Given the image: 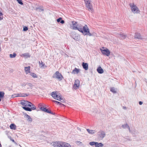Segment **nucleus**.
Returning a JSON list of instances; mask_svg holds the SVG:
<instances>
[{
	"instance_id": "1",
	"label": "nucleus",
	"mask_w": 147,
	"mask_h": 147,
	"mask_svg": "<svg viewBox=\"0 0 147 147\" xmlns=\"http://www.w3.org/2000/svg\"><path fill=\"white\" fill-rule=\"evenodd\" d=\"M20 104L24 106L22 108L26 111H30L32 110L36 109V107L33 104L27 101L22 100L21 101Z\"/></svg>"
},
{
	"instance_id": "2",
	"label": "nucleus",
	"mask_w": 147,
	"mask_h": 147,
	"mask_svg": "<svg viewBox=\"0 0 147 147\" xmlns=\"http://www.w3.org/2000/svg\"><path fill=\"white\" fill-rule=\"evenodd\" d=\"M79 31L83 34L84 35H88L90 36H92V34L90 32L89 29L86 25L84 26H81Z\"/></svg>"
},
{
	"instance_id": "3",
	"label": "nucleus",
	"mask_w": 147,
	"mask_h": 147,
	"mask_svg": "<svg viewBox=\"0 0 147 147\" xmlns=\"http://www.w3.org/2000/svg\"><path fill=\"white\" fill-rule=\"evenodd\" d=\"M53 77L55 78L59 81H61L63 80V77L61 74L58 71H57L53 74Z\"/></svg>"
},
{
	"instance_id": "4",
	"label": "nucleus",
	"mask_w": 147,
	"mask_h": 147,
	"mask_svg": "<svg viewBox=\"0 0 147 147\" xmlns=\"http://www.w3.org/2000/svg\"><path fill=\"white\" fill-rule=\"evenodd\" d=\"M72 26H71L73 29L78 30H79V29L82 26L81 25L78 24L77 22L74 21H72Z\"/></svg>"
},
{
	"instance_id": "5",
	"label": "nucleus",
	"mask_w": 147,
	"mask_h": 147,
	"mask_svg": "<svg viewBox=\"0 0 147 147\" xmlns=\"http://www.w3.org/2000/svg\"><path fill=\"white\" fill-rule=\"evenodd\" d=\"M87 8L89 11H92L93 10L90 1L89 0L85 1Z\"/></svg>"
},
{
	"instance_id": "6",
	"label": "nucleus",
	"mask_w": 147,
	"mask_h": 147,
	"mask_svg": "<svg viewBox=\"0 0 147 147\" xmlns=\"http://www.w3.org/2000/svg\"><path fill=\"white\" fill-rule=\"evenodd\" d=\"M62 142L57 141L53 142L52 144L54 147H62Z\"/></svg>"
},
{
	"instance_id": "7",
	"label": "nucleus",
	"mask_w": 147,
	"mask_h": 147,
	"mask_svg": "<svg viewBox=\"0 0 147 147\" xmlns=\"http://www.w3.org/2000/svg\"><path fill=\"white\" fill-rule=\"evenodd\" d=\"M129 5L131 8V10L134 13H136L138 11V8L134 4L130 3Z\"/></svg>"
},
{
	"instance_id": "8",
	"label": "nucleus",
	"mask_w": 147,
	"mask_h": 147,
	"mask_svg": "<svg viewBox=\"0 0 147 147\" xmlns=\"http://www.w3.org/2000/svg\"><path fill=\"white\" fill-rule=\"evenodd\" d=\"M101 51L103 54L107 56H109L110 54V52L107 49L103 50L101 49Z\"/></svg>"
},
{
	"instance_id": "9",
	"label": "nucleus",
	"mask_w": 147,
	"mask_h": 147,
	"mask_svg": "<svg viewBox=\"0 0 147 147\" xmlns=\"http://www.w3.org/2000/svg\"><path fill=\"white\" fill-rule=\"evenodd\" d=\"M80 86V81L79 80L77 79L75 80L74 84L73 86V88L75 89H78L79 87Z\"/></svg>"
},
{
	"instance_id": "10",
	"label": "nucleus",
	"mask_w": 147,
	"mask_h": 147,
	"mask_svg": "<svg viewBox=\"0 0 147 147\" xmlns=\"http://www.w3.org/2000/svg\"><path fill=\"white\" fill-rule=\"evenodd\" d=\"M134 37L135 38L138 39H141L144 40H147V39L145 38H142L140 34L138 33H136L135 34Z\"/></svg>"
},
{
	"instance_id": "11",
	"label": "nucleus",
	"mask_w": 147,
	"mask_h": 147,
	"mask_svg": "<svg viewBox=\"0 0 147 147\" xmlns=\"http://www.w3.org/2000/svg\"><path fill=\"white\" fill-rule=\"evenodd\" d=\"M40 109L42 111L51 114L52 115H54V113L52 112L51 111L47 109L46 108L43 107L42 106L40 107Z\"/></svg>"
},
{
	"instance_id": "12",
	"label": "nucleus",
	"mask_w": 147,
	"mask_h": 147,
	"mask_svg": "<svg viewBox=\"0 0 147 147\" xmlns=\"http://www.w3.org/2000/svg\"><path fill=\"white\" fill-rule=\"evenodd\" d=\"M28 96L27 94H26L22 93L21 94H16L14 95H13L12 96V98H14L18 96H21V97H26Z\"/></svg>"
},
{
	"instance_id": "13",
	"label": "nucleus",
	"mask_w": 147,
	"mask_h": 147,
	"mask_svg": "<svg viewBox=\"0 0 147 147\" xmlns=\"http://www.w3.org/2000/svg\"><path fill=\"white\" fill-rule=\"evenodd\" d=\"M82 65L83 68L86 70H87L88 69V64L87 63L83 62L82 63Z\"/></svg>"
},
{
	"instance_id": "14",
	"label": "nucleus",
	"mask_w": 147,
	"mask_h": 147,
	"mask_svg": "<svg viewBox=\"0 0 147 147\" xmlns=\"http://www.w3.org/2000/svg\"><path fill=\"white\" fill-rule=\"evenodd\" d=\"M24 117L27 119V120L28 121H29L30 122H32V119L29 115L27 114H26L24 115Z\"/></svg>"
},
{
	"instance_id": "15",
	"label": "nucleus",
	"mask_w": 147,
	"mask_h": 147,
	"mask_svg": "<svg viewBox=\"0 0 147 147\" xmlns=\"http://www.w3.org/2000/svg\"><path fill=\"white\" fill-rule=\"evenodd\" d=\"M97 71L98 73L100 74H102L104 72L103 69L100 67H99L97 68Z\"/></svg>"
},
{
	"instance_id": "16",
	"label": "nucleus",
	"mask_w": 147,
	"mask_h": 147,
	"mask_svg": "<svg viewBox=\"0 0 147 147\" xmlns=\"http://www.w3.org/2000/svg\"><path fill=\"white\" fill-rule=\"evenodd\" d=\"M62 147H71V145L68 143L65 142H62Z\"/></svg>"
},
{
	"instance_id": "17",
	"label": "nucleus",
	"mask_w": 147,
	"mask_h": 147,
	"mask_svg": "<svg viewBox=\"0 0 147 147\" xmlns=\"http://www.w3.org/2000/svg\"><path fill=\"white\" fill-rule=\"evenodd\" d=\"M80 71L79 69L75 68L72 71V73L74 74H78L79 72Z\"/></svg>"
},
{
	"instance_id": "18",
	"label": "nucleus",
	"mask_w": 147,
	"mask_h": 147,
	"mask_svg": "<svg viewBox=\"0 0 147 147\" xmlns=\"http://www.w3.org/2000/svg\"><path fill=\"white\" fill-rule=\"evenodd\" d=\"M58 93H56V92H52L51 96L54 99H56V97L58 96Z\"/></svg>"
},
{
	"instance_id": "19",
	"label": "nucleus",
	"mask_w": 147,
	"mask_h": 147,
	"mask_svg": "<svg viewBox=\"0 0 147 147\" xmlns=\"http://www.w3.org/2000/svg\"><path fill=\"white\" fill-rule=\"evenodd\" d=\"M86 130L89 134H95L96 132V131L94 130H90L88 129H87Z\"/></svg>"
},
{
	"instance_id": "20",
	"label": "nucleus",
	"mask_w": 147,
	"mask_h": 147,
	"mask_svg": "<svg viewBox=\"0 0 147 147\" xmlns=\"http://www.w3.org/2000/svg\"><path fill=\"white\" fill-rule=\"evenodd\" d=\"M57 21L58 22H60L62 24L64 23L65 21L64 20H62L61 18L60 17L57 19Z\"/></svg>"
},
{
	"instance_id": "21",
	"label": "nucleus",
	"mask_w": 147,
	"mask_h": 147,
	"mask_svg": "<svg viewBox=\"0 0 147 147\" xmlns=\"http://www.w3.org/2000/svg\"><path fill=\"white\" fill-rule=\"evenodd\" d=\"M36 10L38 11L39 12H41L44 11V9L42 6H40L36 8Z\"/></svg>"
},
{
	"instance_id": "22",
	"label": "nucleus",
	"mask_w": 147,
	"mask_h": 147,
	"mask_svg": "<svg viewBox=\"0 0 147 147\" xmlns=\"http://www.w3.org/2000/svg\"><path fill=\"white\" fill-rule=\"evenodd\" d=\"M10 128L12 129L15 130L16 129V126L14 123L11 124L9 126Z\"/></svg>"
},
{
	"instance_id": "23",
	"label": "nucleus",
	"mask_w": 147,
	"mask_h": 147,
	"mask_svg": "<svg viewBox=\"0 0 147 147\" xmlns=\"http://www.w3.org/2000/svg\"><path fill=\"white\" fill-rule=\"evenodd\" d=\"M21 57L23 56L24 57H29L30 56V55H29V53H25L23 54H22V55H21Z\"/></svg>"
},
{
	"instance_id": "24",
	"label": "nucleus",
	"mask_w": 147,
	"mask_h": 147,
	"mask_svg": "<svg viewBox=\"0 0 147 147\" xmlns=\"http://www.w3.org/2000/svg\"><path fill=\"white\" fill-rule=\"evenodd\" d=\"M105 132L103 131H102L101 132V134L99 135V136L102 139L105 137Z\"/></svg>"
},
{
	"instance_id": "25",
	"label": "nucleus",
	"mask_w": 147,
	"mask_h": 147,
	"mask_svg": "<svg viewBox=\"0 0 147 147\" xmlns=\"http://www.w3.org/2000/svg\"><path fill=\"white\" fill-rule=\"evenodd\" d=\"M103 146V144L101 143H98L96 142V145H95L96 147H102Z\"/></svg>"
},
{
	"instance_id": "26",
	"label": "nucleus",
	"mask_w": 147,
	"mask_h": 147,
	"mask_svg": "<svg viewBox=\"0 0 147 147\" xmlns=\"http://www.w3.org/2000/svg\"><path fill=\"white\" fill-rule=\"evenodd\" d=\"M30 67H26L25 68V70L26 74L30 73Z\"/></svg>"
},
{
	"instance_id": "27",
	"label": "nucleus",
	"mask_w": 147,
	"mask_h": 147,
	"mask_svg": "<svg viewBox=\"0 0 147 147\" xmlns=\"http://www.w3.org/2000/svg\"><path fill=\"white\" fill-rule=\"evenodd\" d=\"M4 94L5 93L3 92L0 91V102L1 101V98L4 96Z\"/></svg>"
},
{
	"instance_id": "28",
	"label": "nucleus",
	"mask_w": 147,
	"mask_h": 147,
	"mask_svg": "<svg viewBox=\"0 0 147 147\" xmlns=\"http://www.w3.org/2000/svg\"><path fill=\"white\" fill-rule=\"evenodd\" d=\"M110 90L114 93H116V89L114 87H112L110 88Z\"/></svg>"
},
{
	"instance_id": "29",
	"label": "nucleus",
	"mask_w": 147,
	"mask_h": 147,
	"mask_svg": "<svg viewBox=\"0 0 147 147\" xmlns=\"http://www.w3.org/2000/svg\"><path fill=\"white\" fill-rule=\"evenodd\" d=\"M58 96H57L56 97V99L59 101H60L61 99L62 98L61 97V96L59 94H58Z\"/></svg>"
},
{
	"instance_id": "30",
	"label": "nucleus",
	"mask_w": 147,
	"mask_h": 147,
	"mask_svg": "<svg viewBox=\"0 0 147 147\" xmlns=\"http://www.w3.org/2000/svg\"><path fill=\"white\" fill-rule=\"evenodd\" d=\"M76 144L78 145H80L81 146H83L84 144L82 143V142L79 141H77L76 142Z\"/></svg>"
},
{
	"instance_id": "31",
	"label": "nucleus",
	"mask_w": 147,
	"mask_h": 147,
	"mask_svg": "<svg viewBox=\"0 0 147 147\" xmlns=\"http://www.w3.org/2000/svg\"><path fill=\"white\" fill-rule=\"evenodd\" d=\"M30 75L32 76L33 78H37V76L36 75V74L34 73H31L30 74Z\"/></svg>"
},
{
	"instance_id": "32",
	"label": "nucleus",
	"mask_w": 147,
	"mask_h": 147,
	"mask_svg": "<svg viewBox=\"0 0 147 147\" xmlns=\"http://www.w3.org/2000/svg\"><path fill=\"white\" fill-rule=\"evenodd\" d=\"M39 63L40 64V65H41V67L42 68H44V67H46V66L45 65V64H43V63L42 62V61H41V63H40V61H39Z\"/></svg>"
},
{
	"instance_id": "33",
	"label": "nucleus",
	"mask_w": 147,
	"mask_h": 147,
	"mask_svg": "<svg viewBox=\"0 0 147 147\" xmlns=\"http://www.w3.org/2000/svg\"><path fill=\"white\" fill-rule=\"evenodd\" d=\"M120 37L122 39H123L125 38L126 36L125 35L123 34H119Z\"/></svg>"
},
{
	"instance_id": "34",
	"label": "nucleus",
	"mask_w": 147,
	"mask_h": 147,
	"mask_svg": "<svg viewBox=\"0 0 147 147\" xmlns=\"http://www.w3.org/2000/svg\"><path fill=\"white\" fill-rule=\"evenodd\" d=\"M96 142H91L89 143V144L91 146H92L93 145H94L95 146V145H96Z\"/></svg>"
},
{
	"instance_id": "35",
	"label": "nucleus",
	"mask_w": 147,
	"mask_h": 147,
	"mask_svg": "<svg viewBox=\"0 0 147 147\" xmlns=\"http://www.w3.org/2000/svg\"><path fill=\"white\" fill-rule=\"evenodd\" d=\"M16 55V54L14 53H13V54H10L9 55L10 57L11 58H14Z\"/></svg>"
},
{
	"instance_id": "36",
	"label": "nucleus",
	"mask_w": 147,
	"mask_h": 147,
	"mask_svg": "<svg viewBox=\"0 0 147 147\" xmlns=\"http://www.w3.org/2000/svg\"><path fill=\"white\" fill-rule=\"evenodd\" d=\"M129 125L127 124V123H126V124H124L123 125H122V127L124 128V129H125L126 128H127L128 127H129Z\"/></svg>"
},
{
	"instance_id": "37",
	"label": "nucleus",
	"mask_w": 147,
	"mask_h": 147,
	"mask_svg": "<svg viewBox=\"0 0 147 147\" xmlns=\"http://www.w3.org/2000/svg\"><path fill=\"white\" fill-rule=\"evenodd\" d=\"M54 102H55L58 105H63V104H62V103H61L60 102H58V101H56V100H54L53 101Z\"/></svg>"
},
{
	"instance_id": "38",
	"label": "nucleus",
	"mask_w": 147,
	"mask_h": 147,
	"mask_svg": "<svg viewBox=\"0 0 147 147\" xmlns=\"http://www.w3.org/2000/svg\"><path fill=\"white\" fill-rule=\"evenodd\" d=\"M18 3L20 4L23 5V3L22 2V0H17Z\"/></svg>"
},
{
	"instance_id": "39",
	"label": "nucleus",
	"mask_w": 147,
	"mask_h": 147,
	"mask_svg": "<svg viewBox=\"0 0 147 147\" xmlns=\"http://www.w3.org/2000/svg\"><path fill=\"white\" fill-rule=\"evenodd\" d=\"M28 29V28L26 27V26H25V27H24V28H23V31H26Z\"/></svg>"
},
{
	"instance_id": "40",
	"label": "nucleus",
	"mask_w": 147,
	"mask_h": 147,
	"mask_svg": "<svg viewBox=\"0 0 147 147\" xmlns=\"http://www.w3.org/2000/svg\"><path fill=\"white\" fill-rule=\"evenodd\" d=\"M27 85H28V86L30 87V88L28 87L27 88L28 89H29L30 88H32L33 86V85L31 84L30 83L28 84H27Z\"/></svg>"
},
{
	"instance_id": "41",
	"label": "nucleus",
	"mask_w": 147,
	"mask_h": 147,
	"mask_svg": "<svg viewBox=\"0 0 147 147\" xmlns=\"http://www.w3.org/2000/svg\"><path fill=\"white\" fill-rule=\"evenodd\" d=\"M59 101H61V102H64L65 101V99L62 98L61 99V100H60Z\"/></svg>"
},
{
	"instance_id": "42",
	"label": "nucleus",
	"mask_w": 147,
	"mask_h": 147,
	"mask_svg": "<svg viewBox=\"0 0 147 147\" xmlns=\"http://www.w3.org/2000/svg\"><path fill=\"white\" fill-rule=\"evenodd\" d=\"M125 139L129 140H131V138H129L128 137H127Z\"/></svg>"
},
{
	"instance_id": "43",
	"label": "nucleus",
	"mask_w": 147,
	"mask_h": 147,
	"mask_svg": "<svg viewBox=\"0 0 147 147\" xmlns=\"http://www.w3.org/2000/svg\"><path fill=\"white\" fill-rule=\"evenodd\" d=\"M26 85V84L25 83H23L21 84V86H25Z\"/></svg>"
},
{
	"instance_id": "44",
	"label": "nucleus",
	"mask_w": 147,
	"mask_h": 147,
	"mask_svg": "<svg viewBox=\"0 0 147 147\" xmlns=\"http://www.w3.org/2000/svg\"><path fill=\"white\" fill-rule=\"evenodd\" d=\"M2 15H3L2 13L0 11V20H1L2 19V18H1V16H2Z\"/></svg>"
},
{
	"instance_id": "45",
	"label": "nucleus",
	"mask_w": 147,
	"mask_h": 147,
	"mask_svg": "<svg viewBox=\"0 0 147 147\" xmlns=\"http://www.w3.org/2000/svg\"><path fill=\"white\" fill-rule=\"evenodd\" d=\"M139 104L140 105H141L143 104V102L141 101H140L139 102Z\"/></svg>"
},
{
	"instance_id": "46",
	"label": "nucleus",
	"mask_w": 147,
	"mask_h": 147,
	"mask_svg": "<svg viewBox=\"0 0 147 147\" xmlns=\"http://www.w3.org/2000/svg\"><path fill=\"white\" fill-rule=\"evenodd\" d=\"M128 130H129V131L131 133V131L130 130V127H129H129H128L127 128Z\"/></svg>"
},
{
	"instance_id": "47",
	"label": "nucleus",
	"mask_w": 147,
	"mask_h": 147,
	"mask_svg": "<svg viewBox=\"0 0 147 147\" xmlns=\"http://www.w3.org/2000/svg\"><path fill=\"white\" fill-rule=\"evenodd\" d=\"M123 109H126V108L125 107H124V106H123Z\"/></svg>"
},
{
	"instance_id": "48",
	"label": "nucleus",
	"mask_w": 147,
	"mask_h": 147,
	"mask_svg": "<svg viewBox=\"0 0 147 147\" xmlns=\"http://www.w3.org/2000/svg\"><path fill=\"white\" fill-rule=\"evenodd\" d=\"M11 141H12L13 142H15L14 140L13 139H11Z\"/></svg>"
},
{
	"instance_id": "49",
	"label": "nucleus",
	"mask_w": 147,
	"mask_h": 147,
	"mask_svg": "<svg viewBox=\"0 0 147 147\" xmlns=\"http://www.w3.org/2000/svg\"><path fill=\"white\" fill-rule=\"evenodd\" d=\"M0 147H1V146H0Z\"/></svg>"
}]
</instances>
